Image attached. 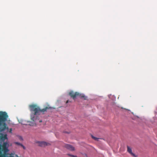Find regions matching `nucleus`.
Segmentation results:
<instances>
[{
    "instance_id": "nucleus-8",
    "label": "nucleus",
    "mask_w": 157,
    "mask_h": 157,
    "mask_svg": "<svg viewBox=\"0 0 157 157\" xmlns=\"http://www.w3.org/2000/svg\"><path fill=\"white\" fill-rule=\"evenodd\" d=\"M7 136L6 135H5L0 136V140H1L2 141H4L6 139H7Z\"/></svg>"
},
{
    "instance_id": "nucleus-10",
    "label": "nucleus",
    "mask_w": 157,
    "mask_h": 157,
    "mask_svg": "<svg viewBox=\"0 0 157 157\" xmlns=\"http://www.w3.org/2000/svg\"><path fill=\"white\" fill-rule=\"evenodd\" d=\"M92 138L95 140L98 141L99 139L98 138H97L94 136H91Z\"/></svg>"
},
{
    "instance_id": "nucleus-9",
    "label": "nucleus",
    "mask_w": 157,
    "mask_h": 157,
    "mask_svg": "<svg viewBox=\"0 0 157 157\" xmlns=\"http://www.w3.org/2000/svg\"><path fill=\"white\" fill-rule=\"evenodd\" d=\"M14 144L17 145H18L21 146V147H22L24 149H25V147L22 144H21L20 143H19L18 142H14Z\"/></svg>"
},
{
    "instance_id": "nucleus-12",
    "label": "nucleus",
    "mask_w": 157,
    "mask_h": 157,
    "mask_svg": "<svg viewBox=\"0 0 157 157\" xmlns=\"http://www.w3.org/2000/svg\"><path fill=\"white\" fill-rule=\"evenodd\" d=\"M19 139L21 140H23V138L21 136H20L19 137Z\"/></svg>"
},
{
    "instance_id": "nucleus-16",
    "label": "nucleus",
    "mask_w": 157,
    "mask_h": 157,
    "mask_svg": "<svg viewBox=\"0 0 157 157\" xmlns=\"http://www.w3.org/2000/svg\"><path fill=\"white\" fill-rule=\"evenodd\" d=\"M65 132V133H69V132Z\"/></svg>"
},
{
    "instance_id": "nucleus-4",
    "label": "nucleus",
    "mask_w": 157,
    "mask_h": 157,
    "mask_svg": "<svg viewBox=\"0 0 157 157\" xmlns=\"http://www.w3.org/2000/svg\"><path fill=\"white\" fill-rule=\"evenodd\" d=\"M69 94L73 99H75L77 96H79L81 98H83L84 100H86L87 98V97L83 94H80L78 92H74L71 91L69 93Z\"/></svg>"
},
{
    "instance_id": "nucleus-13",
    "label": "nucleus",
    "mask_w": 157,
    "mask_h": 157,
    "mask_svg": "<svg viewBox=\"0 0 157 157\" xmlns=\"http://www.w3.org/2000/svg\"><path fill=\"white\" fill-rule=\"evenodd\" d=\"M68 102H69V100H68L66 102V103H68Z\"/></svg>"
},
{
    "instance_id": "nucleus-14",
    "label": "nucleus",
    "mask_w": 157,
    "mask_h": 157,
    "mask_svg": "<svg viewBox=\"0 0 157 157\" xmlns=\"http://www.w3.org/2000/svg\"><path fill=\"white\" fill-rule=\"evenodd\" d=\"M42 121L41 120H40V121H39V122H41Z\"/></svg>"
},
{
    "instance_id": "nucleus-3",
    "label": "nucleus",
    "mask_w": 157,
    "mask_h": 157,
    "mask_svg": "<svg viewBox=\"0 0 157 157\" xmlns=\"http://www.w3.org/2000/svg\"><path fill=\"white\" fill-rule=\"evenodd\" d=\"M8 143L6 142H4L2 145L0 146V157H10V156H6V153L9 151L8 146H7Z\"/></svg>"
},
{
    "instance_id": "nucleus-1",
    "label": "nucleus",
    "mask_w": 157,
    "mask_h": 157,
    "mask_svg": "<svg viewBox=\"0 0 157 157\" xmlns=\"http://www.w3.org/2000/svg\"><path fill=\"white\" fill-rule=\"evenodd\" d=\"M29 107L30 111L32 112H33V116L32 117V115L31 116V119L33 121L28 122L29 123L28 124L32 126H34L35 124L34 121L36 119L35 118V116L37 115H39L40 112L44 114L45 112H47V109H51V107L47 106L44 109H40L39 106L35 104L30 105H29Z\"/></svg>"
},
{
    "instance_id": "nucleus-5",
    "label": "nucleus",
    "mask_w": 157,
    "mask_h": 157,
    "mask_svg": "<svg viewBox=\"0 0 157 157\" xmlns=\"http://www.w3.org/2000/svg\"><path fill=\"white\" fill-rule=\"evenodd\" d=\"M64 147L70 151H74L75 150L74 147L71 145L69 144H65L64 145Z\"/></svg>"
},
{
    "instance_id": "nucleus-6",
    "label": "nucleus",
    "mask_w": 157,
    "mask_h": 157,
    "mask_svg": "<svg viewBox=\"0 0 157 157\" xmlns=\"http://www.w3.org/2000/svg\"><path fill=\"white\" fill-rule=\"evenodd\" d=\"M127 151L132 156L134 157H138L137 155H135L132 152V150L131 148L128 146H127Z\"/></svg>"
},
{
    "instance_id": "nucleus-11",
    "label": "nucleus",
    "mask_w": 157,
    "mask_h": 157,
    "mask_svg": "<svg viewBox=\"0 0 157 157\" xmlns=\"http://www.w3.org/2000/svg\"><path fill=\"white\" fill-rule=\"evenodd\" d=\"M67 155L71 157H77L76 155H72L70 154H67Z\"/></svg>"
},
{
    "instance_id": "nucleus-2",
    "label": "nucleus",
    "mask_w": 157,
    "mask_h": 157,
    "mask_svg": "<svg viewBox=\"0 0 157 157\" xmlns=\"http://www.w3.org/2000/svg\"><path fill=\"white\" fill-rule=\"evenodd\" d=\"M8 117V116L6 112H0V126L2 125V126L0 128V132H2L8 128L5 123Z\"/></svg>"
},
{
    "instance_id": "nucleus-15",
    "label": "nucleus",
    "mask_w": 157,
    "mask_h": 157,
    "mask_svg": "<svg viewBox=\"0 0 157 157\" xmlns=\"http://www.w3.org/2000/svg\"><path fill=\"white\" fill-rule=\"evenodd\" d=\"M12 131V129H10V131L11 132Z\"/></svg>"
},
{
    "instance_id": "nucleus-7",
    "label": "nucleus",
    "mask_w": 157,
    "mask_h": 157,
    "mask_svg": "<svg viewBox=\"0 0 157 157\" xmlns=\"http://www.w3.org/2000/svg\"><path fill=\"white\" fill-rule=\"evenodd\" d=\"M38 145L41 147H44L48 145L49 144L48 143H47L45 142H38Z\"/></svg>"
}]
</instances>
